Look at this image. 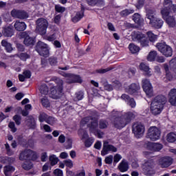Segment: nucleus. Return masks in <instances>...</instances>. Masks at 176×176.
Returning <instances> with one entry per match:
<instances>
[{
	"mask_svg": "<svg viewBox=\"0 0 176 176\" xmlns=\"http://www.w3.org/2000/svg\"><path fill=\"white\" fill-rule=\"evenodd\" d=\"M169 102L176 107V89H172L168 93Z\"/></svg>",
	"mask_w": 176,
	"mask_h": 176,
	"instance_id": "b1692460",
	"label": "nucleus"
},
{
	"mask_svg": "<svg viewBox=\"0 0 176 176\" xmlns=\"http://www.w3.org/2000/svg\"><path fill=\"white\" fill-rule=\"evenodd\" d=\"M41 104L43 107H45V108H49V107H50V102H49V100L46 98L41 99Z\"/></svg>",
	"mask_w": 176,
	"mask_h": 176,
	"instance_id": "4d7b16f0",
	"label": "nucleus"
},
{
	"mask_svg": "<svg viewBox=\"0 0 176 176\" xmlns=\"http://www.w3.org/2000/svg\"><path fill=\"white\" fill-rule=\"evenodd\" d=\"M93 142H94V139L87 138L85 142V146L86 148H90V146L93 145Z\"/></svg>",
	"mask_w": 176,
	"mask_h": 176,
	"instance_id": "13d9d810",
	"label": "nucleus"
},
{
	"mask_svg": "<svg viewBox=\"0 0 176 176\" xmlns=\"http://www.w3.org/2000/svg\"><path fill=\"white\" fill-rule=\"evenodd\" d=\"M147 35L150 42H155V41L157 39V35L152 33V32H148Z\"/></svg>",
	"mask_w": 176,
	"mask_h": 176,
	"instance_id": "a19ab883",
	"label": "nucleus"
},
{
	"mask_svg": "<svg viewBox=\"0 0 176 176\" xmlns=\"http://www.w3.org/2000/svg\"><path fill=\"white\" fill-rule=\"evenodd\" d=\"M50 162L52 166H56L58 163V158L56 155H52L50 156Z\"/></svg>",
	"mask_w": 176,
	"mask_h": 176,
	"instance_id": "79ce46f5",
	"label": "nucleus"
},
{
	"mask_svg": "<svg viewBox=\"0 0 176 176\" xmlns=\"http://www.w3.org/2000/svg\"><path fill=\"white\" fill-rule=\"evenodd\" d=\"M40 92L41 94H43L44 96H46L49 93V88L47 87V85H42L40 87Z\"/></svg>",
	"mask_w": 176,
	"mask_h": 176,
	"instance_id": "58836bf2",
	"label": "nucleus"
},
{
	"mask_svg": "<svg viewBox=\"0 0 176 176\" xmlns=\"http://www.w3.org/2000/svg\"><path fill=\"white\" fill-rule=\"evenodd\" d=\"M135 38L139 41L141 42L143 39H145V34L140 33V32H137L135 34Z\"/></svg>",
	"mask_w": 176,
	"mask_h": 176,
	"instance_id": "8fccbe9b",
	"label": "nucleus"
},
{
	"mask_svg": "<svg viewBox=\"0 0 176 176\" xmlns=\"http://www.w3.org/2000/svg\"><path fill=\"white\" fill-rule=\"evenodd\" d=\"M163 6L164 8L161 9L162 19L165 20L169 27L174 28L176 25L175 18L171 16V14H173V13H175L176 5L173 4V1L171 0H164Z\"/></svg>",
	"mask_w": 176,
	"mask_h": 176,
	"instance_id": "f257e3e1",
	"label": "nucleus"
},
{
	"mask_svg": "<svg viewBox=\"0 0 176 176\" xmlns=\"http://www.w3.org/2000/svg\"><path fill=\"white\" fill-rule=\"evenodd\" d=\"M86 9V7L81 4V10L80 12H78L76 13V16L72 19V21L74 23H78L80 19H83V16H85V10Z\"/></svg>",
	"mask_w": 176,
	"mask_h": 176,
	"instance_id": "412c9836",
	"label": "nucleus"
},
{
	"mask_svg": "<svg viewBox=\"0 0 176 176\" xmlns=\"http://www.w3.org/2000/svg\"><path fill=\"white\" fill-rule=\"evenodd\" d=\"M133 21L138 24V25H142L144 23V19L141 18V15L138 13H135L133 16Z\"/></svg>",
	"mask_w": 176,
	"mask_h": 176,
	"instance_id": "c85d7f7f",
	"label": "nucleus"
},
{
	"mask_svg": "<svg viewBox=\"0 0 176 176\" xmlns=\"http://www.w3.org/2000/svg\"><path fill=\"white\" fill-rule=\"evenodd\" d=\"M124 90L128 94H135L140 90V84L132 83L129 86H125Z\"/></svg>",
	"mask_w": 176,
	"mask_h": 176,
	"instance_id": "f3484780",
	"label": "nucleus"
},
{
	"mask_svg": "<svg viewBox=\"0 0 176 176\" xmlns=\"http://www.w3.org/2000/svg\"><path fill=\"white\" fill-rule=\"evenodd\" d=\"M36 157H38L36 152L33 151L32 150L30 149L24 150L20 153L19 155L20 160H27V159L35 160Z\"/></svg>",
	"mask_w": 176,
	"mask_h": 176,
	"instance_id": "6e6552de",
	"label": "nucleus"
},
{
	"mask_svg": "<svg viewBox=\"0 0 176 176\" xmlns=\"http://www.w3.org/2000/svg\"><path fill=\"white\" fill-rule=\"evenodd\" d=\"M156 47L165 57H171L173 56V48L166 43H158Z\"/></svg>",
	"mask_w": 176,
	"mask_h": 176,
	"instance_id": "0eeeda50",
	"label": "nucleus"
},
{
	"mask_svg": "<svg viewBox=\"0 0 176 176\" xmlns=\"http://www.w3.org/2000/svg\"><path fill=\"white\" fill-rule=\"evenodd\" d=\"M104 0H87L89 6H96V5H102Z\"/></svg>",
	"mask_w": 176,
	"mask_h": 176,
	"instance_id": "e433bc0d",
	"label": "nucleus"
},
{
	"mask_svg": "<svg viewBox=\"0 0 176 176\" xmlns=\"http://www.w3.org/2000/svg\"><path fill=\"white\" fill-rule=\"evenodd\" d=\"M22 167L26 170H31V168H32V163L30 161L25 162L22 165Z\"/></svg>",
	"mask_w": 176,
	"mask_h": 176,
	"instance_id": "49530a36",
	"label": "nucleus"
},
{
	"mask_svg": "<svg viewBox=\"0 0 176 176\" xmlns=\"http://www.w3.org/2000/svg\"><path fill=\"white\" fill-rule=\"evenodd\" d=\"M14 34V31L13 30L12 27L7 26L3 28V35H4V36H7V37L13 36Z\"/></svg>",
	"mask_w": 176,
	"mask_h": 176,
	"instance_id": "393cba45",
	"label": "nucleus"
},
{
	"mask_svg": "<svg viewBox=\"0 0 176 176\" xmlns=\"http://www.w3.org/2000/svg\"><path fill=\"white\" fill-rule=\"evenodd\" d=\"M160 134H162V132L159 128L151 126L148 129L147 136L151 141H157L160 138Z\"/></svg>",
	"mask_w": 176,
	"mask_h": 176,
	"instance_id": "1a4fd4ad",
	"label": "nucleus"
},
{
	"mask_svg": "<svg viewBox=\"0 0 176 176\" xmlns=\"http://www.w3.org/2000/svg\"><path fill=\"white\" fill-rule=\"evenodd\" d=\"M118 170L121 173H126L129 170V163L126 160H122L118 165Z\"/></svg>",
	"mask_w": 176,
	"mask_h": 176,
	"instance_id": "bb28decb",
	"label": "nucleus"
},
{
	"mask_svg": "<svg viewBox=\"0 0 176 176\" xmlns=\"http://www.w3.org/2000/svg\"><path fill=\"white\" fill-rule=\"evenodd\" d=\"M21 20H24V19H28V13L24 10H19V18Z\"/></svg>",
	"mask_w": 176,
	"mask_h": 176,
	"instance_id": "a18cd8bd",
	"label": "nucleus"
},
{
	"mask_svg": "<svg viewBox=\"0 0 176 176\" xmlns=\"http://www.w3.org/2000/svg\"><path fill=\"white\" fill-rule=\"evenodd\" d=\"M164 108L162 104H158L157 103H155V102H152L151 104V112L155 116L160 115Z\"/></svg>",
	"mask_w": 176,
	"mask_h": 176,
	"instance_id": "a211bd4d",
	"label": "nucleus"
},
{
	"mask_svg": "<svg viewBox=\"0 0 176 176\" xmlns=\"http://www.w3.org/2000/svg\"><path fill=\"white\" fill-rule=\"evenodd\" d=\"M123 118L122 117H116L114 119L113 124L116 127V129H123L124 126H120V124L123 123Z\"/></svg>",
	"mask_w": 176,
	"mask_h": 176,
	"instance_id": "c756f323",
	"label": "nucleus"
},
{
	"mask_svg": "<svg viewBox=\"0 0 176 176\" xmlns=\"http://www.w3.org/2000/svg\"><path fill=\"white\" fill-rule=\"evenodd\" d=\"M129 50L133 54H135V53H138L140 52V47L134 45V44H129Z\"/></svg>",
	"mask_w": 176,
	"mask_h": 176,
	"instance_id": "4c0bfd02",
	"label": "nucleus"
},
{
	"mask_svg": "<svg viewBox=\"0 0 176 176\" xmlns=\"http://www.w3.org/2000/svg\"><path fill=\"white\" fill-rule=\"evenodd\" d=\"M101 83H102L105 90H107L108 91H111V90H113L112 85L108 84V82H107V80H102Z\"/></svg>",
	"mask_w": 176,
	"mask_h": 176,
	"instance_id": "c03bdc74",
	"label": "nucleus"
},
{
	"mask_svg": "<svg viewBox=\"0 0 176 176\" xmlns=\"http://www.w3.org/2000/svg\"><path fill=\"white\" fill-rule=\"evenodd\" d=\"M36 31L40 35H45L49 27V22L45 18L38 19L36 21Z\"/></svg>",
	"mask_w": 176,
	"mask_h": 176,
	"instance_id": "423d86ee",
	"label": "nucleus"
},
{
	"mask_svg": "<svg viewBox=\"0 0 176 176\" xmlns=\"http://www.w3.org/2000/svg\"><path fill=\"white\" fill-rule=\"evenodd\" d=\"M153 102L157 104L158 105H162L164 108V104L167 102V98L162 95L157 96Z\"/></svg>",
	"mask_w": 176,
	"mask_h": 176,
	"instance_id": "4be33fe9",
	"label": "nucleus"
},
{
	"mask_svg": "<svg viewBox=\"0 0 176 176\" xmlns=\"http://www.w3.org/2000/svg\"><path fill=\"white\" fill-rule=\"evenodd\" d=\"M169 65L170 68H173V69H176V58H174L170 60Z\"/></svg>",
	"mask_w": 176,
	"mask_h": 176,
	"instance_id": "774afa93",
	"label": "nucleus"
},
{
	"mask_svg": "<svg viewBox=\"0 0 176 176\" xmlns=\"http://www.w3.org/2000/svg\"><path fill=\"white\" fill-rule=\"evenodd\" d=\"M146 19L149 20L148 24L154 28H160L163 27L164 22L160 18L155 17L156 11L155 10H147L146 12Z\"/></svg>",
	"mask_w": 176,
	"mask_h": 176,
	"instance_id": "7ed1b4c3",
	"label": "nucleus"
},
{
	"mask_svg": "<svg viewBox=\"0 0 176 176\" xmlns=\"http://www.w3.org/2000/svg\"><path fill=\"white\" fill-rule=\"evenodd\" d=\"M48 61L50 65H57V58L55 57L49 58Z\"/></svg>",
	"mask_w": 176,
	"mask_h": 176,
	"instance_id": "338daca9",
	"label": "nucleus"
},
{
	"mask_svg": "<svg viewBox=\"0 0 176 176\" xmlns=\"http://www.w3.org/2000/svg\"><path fill=\"white\" fill-rule=\"evenodd\" d=\"M56 82L58 85L57 86L51 88L50 97L54 100H58V98H61V96H63V80L56 78Z\"/></svg>",
	"mask_w": 176,
	"mask_h": 176,
	"instance_id": "39448f33",
	"label": "nucleus"
},
{
	"mask_svg": "<svg viewBox=\"0 0 176 176\" xmlns=\"http://www.w3.org/2000/svg\"><path fill=\"white\" fill-rule=\"evenodd\" d=\"M14 28L16 31H25L27 30V25L23 21L16 20L14 24Z\"/></svg>",
	"mask_w": 176,
	"mask_h": 176,
	"instance_id": "5701e85b",
	"label": "nucleus"
},
{
	"mask_svg": "<svg viewBox=\"0 0 176 176\" xmlns=\"http://www.w3.org/2000/svg\"><path fill=\"white\" fill-rule=\"evenodd\" d=\"M83 99V92L79 91L76 93V97L74 98V101H80Z\"/></svg>",
	"mask_w": 176,
	"mask_h": 176,
	"instance_id": "bf43d9fd",
	"label": "nucleus"
},
{
	"mask_svg": "<svg viewBox=\"0 0 176 176\" xmlns=\"http://www.w3.org/2000/svg\"><path fill=\"white\" fill-rule=\"evenodd\" d=\"M65 76L70 80H67V83H82V78L78 75L67 74Z\"/></svg>",
	"mask_w": 176,
	"mask_h": 176,
	"instance_id": "6ab92c4d",
	"label": "nucleus"
},
{
	"mask_svg": "<svg viewBox=\"0 0 176 176\" xmlns=\"http://www.w3.org/2000/svg\"><path fill=\"white\" fill-rule=\"evenodd\" d=\"M13 120H14L16 124L19 126V124H21V117L19 115H15L13 117Z\"/></svg>",
	"mask_w": 176,
	"mask_h": 176,
	"instance_id": "0e129e2a",
	"label": "nucleus"
},
{
	"mask_svg": "<svg viewBox=\"0 0 176 176\" xmlns=\"http://www.w3.org/2000/svg\"><path fill=\"white\" fill-rule=\"evenodd\" d=\"M113 68L112 67H107L106 69H96V74H106V72H109V71H111Z\"/></svg>",
	"mask_w": 176,
	"mask_h": 176,
	"instance_id": "603ef678",
	"label": "nucleus"
},
{
	"mask_svg": "<svg viewBox=\"0 0 176 176\" xmlns=\"http://www.w3.org/2000/svg\"><path fill=\"white\" fill-rule=\"evenodd\" d=\"M1 45L3 46V47H5L6 50L8 53H10V52H12V50H13V47H12V44L7 42L6 40H3L1 41Z\"/></svg>",
	"mask_w": 176,
	"mask_h": 176,
	"instance_id": "2f4dec72",
	"label": "nucleus"
},
{
	"mask_svg": "<svg viewBox=\"0 0 176 176\" xmlns=\"http://www.w3.org/2000/svg\"><path fill=\"white\" fill-rule=\"evenodd\" d=\"M162 148H163V145H162V144L154 143L153 152H159V151H161Z\"/></svg>",
	"mask_w": 176,
	"mask_h": 176,
	"instance_id": "09e8293b",
	"label": "nucleus"
},
{
	"mask_svg": "<svg viewBox=\"0 0 176 176\" xmlns=\"http://www.w3.org/2000/svg\"><path fill=\"white\" fill-rule=\"evenodd\" d=\"M109 152H118V148L113 146L112 144H109V142L105 141L103 143V148L101 151L102 156H105V155H108Z\"/></svg>",
	"mask_w": 176,
	"mask_h": 176,
	"instance_id": "2eb2a0df",
	"label": "nucleus"
},
{
	"mask_svg": "<svg viewBox=\"0 0 176 176\" xmlns=\"http://www.w3.org/2000/svg\"><path fill=\"white\" fill-rule=\"evenodd\" d=\"M64 164L67 167H69V168H72L74 167V162H72V160H66L64 161Z\"/></svg>",
	"mask_w": 176,
	"mask_h": 176,
	"instance_id": "69168bd1",
	"label": "nucleus"
},
{
	"mask_svg": "<svg viewBox=\"0 0 176 176\" xmlns=\"http://www.w3.org/2000/svg\"><path fill=\"white\" fill-rule=\"evenodd\" d=\"M164 69L166 72V78L168 79V80H173V75L170 73V70L168 69V65L164 64Z\"/></svg>",
	"mask_w": 176,
	"mask_h": 176,
	"instance_id": "f704fd0d",
	"label": "nucleus"
},
{
	"mask_svg": "<svg viewBox=\"0 0 176 176\" xmlns=\"http://www.w3.org/2000/svg\"><path fill=\"white\" fill-rule=\"evenodd\" d=\"M14 167L8 165L4 167V174L6 176H10L11 173H14Z\"/></svg>",
	"mask_w": 176,
	"mask_h": 176,
	"instance_id": "473e14b6",
	"label": "nucleus"
},
{
	"mask_svg": "<svg viewBox=\"0 0 176 176\" xmlns=\"http://www.w3.org/2000/svg\"><path fill=\"white\" fill-rule=\"evenodd\" d=\"M55 10L58 12V13H64V12H65V8L63 7L60 5H56L55 6Z\"/></svg>",
	"mask_w": 176,
	"mask_h": 176,
	"instance_id": "052dcab7",
	"label": "nucleus"
},
{
	"mask_svg": "<svg viewBox=\"0 0 176 176\" xmlns=\"http://www.w3.org/2000/svg\"><path fill=\"white\" fill-rule=\"evenodd\" d=\"M155 143L147 142L144 144V146L148 149V151H151L153 152V145Z\"/></svg>",
	"mask_w": 176,
	"mask_h": 176,
	"instance_id": "680f3d73",
	"label": "nucleus"
},
{
	"mask_svg": "<svg viewBox=\"0 0 176 176\" xmlns=\"http://www.w3.org/2000/svg\"><path fill=\"white\" fill-rule=\"evenodd\" d=\"M78 137L81 138V140H86V138H89V134H87V131L83 129H80L78 131Z\"/></svg>",
	"mask_w": 176,
	"mask_h": 176,
	"instance_id": "7c9ffc66",
	"label": "nucleus"
},
{
	"mask_svg": "<svg viewBox=\"0 0 176 176\" xmlns=\"http://www.w3.org/2000/svg\"><path fill=\"white\" fill-rule=\"evenodd\" d=\"M140 69L141 71H144V75L146 76H151L152 73L151 72V69L149 68V66L146 65L145 63H142L140 65Z\"/></svg>",
	"mask_w": 176,
	"mask_h": 176,
	"instance_id": "a878e982",
	"label": "nucleus"
},
{
	"mask_svg": "<svg viewBox=\"0 0 176 176\" xmlns=\"http://www.w3.org/2000/svg\"><path fill=\"white\" fill-rule=\"evenodd\" d=\"M104 162L106 164H112V162H113V155H109L106 157Z\"/></svg>",
	"mask_w": 176,
	"mask_h": 176,
	"instance_id": "e2e57ef3",
	"label": "nucleus"
},
{
	"mask_svg": "<svg viewBox=\"0 0 176 176\" xmlns=\"http://www.w3.org/2000/svg\"><path fill=\"white\" fill-rule=\"evenodd\" d=\"M87 123H91L89 127L91 133H94L98 138H102L104 133L97 131V128L98 127V121L97 118L91 116L85 117L80 122L81 126H85Z\"/></svg>",
	"mask_w": 176,
	"mask_h": 176,
	"instance_id": "f03ea898",
	"label": "nucleus"
},
{
	"mask_svg": "<svg viewBox=\"0 0 176 176\" xmlns=\"http://www.w3.org/2000/svg\"><path fill=\"white\" fill-rule=\"evenodd\" d=\"M132 13H134V10L133 9H126L122 10L120 12V15L122 16L123 17H126V16H129V14H132Z\"/></svg>",
	"mask_w": 176,
	"mask_h": 176,
	"instance_id": "37998d69",
	"label": "nucleus"
},
{
	"mask_svg": "<svg viewBox=\"0 0 176 176\" xmlns=\"http://www.w3.org/2000/svg\"><path fill=\"white\" fill-rule=\"evenodd\" d=\"M156 57H157V52L156 51H151L147 56V60L148 61H155Z\"/></svg>",
	"mask_w": 176,
	"mask_h": 176,
	"instance_id": "72a5a7b5",
	"label": "nucleus"
},
{
	"mask_svg": "<svg viewBox=\"0 0 176 176\" xmlns=\"http://www.w3.org/2000/svg\"><path fill=\"white\" fill-rule=\"evenodd\" d=\"M49 117V116H47L46 113H40V116L38 117V120L39 122H46V120H47V118Z\"/></svg>",
	"mask_w": 176,
	"mask_h": 176,
	"instance_id": "6e6d98bb",
	"label": "nucleus"
},
{
	"mask_svg": "<svg viewBox=\"0 0 176 176\" xmlns=\"http://www.w3.org/2000/svg\"><path fill=\"white\" fill-rule=\"evenodd\" d=\"M142 87L148 97H152L153 96V88H152V85L149 82V80H142Z\"/></svg>",
	"mask_w": 176,
	"mask_h": 176,
	"instance_id": "ddd939ff",
	"label": "nucleus"
},
{
	"mask_svg": "<svg viewBox=\"0 0 176 176\" xmlns=\"http://www.w3.org/2000/svg\"><path fill=\"white\" fill-rule=\"evenodd\" d=\"M56 122H57V120H56L54 117L48 116V118L46 120V123L50 124L51 126H53V124H54Z\"/></svg>",
	"mask_w": 176,
	"mask_h": 176,
	"instance_id": "864d4df0",
	"label": "nucleus"
},
{
	"mask_svg": "<svg viewBox=\"0 0 176 176\" xmlns=\"http://www.w3.org/2000/svg\"><path fill=\"white\" fill-rule=\"evenodd\" d=\"M19 13L20 10L14 9L11 11L10 14L12 17H14V19H19Z\"/></svg>",
	"mask_w": 176,
	"mask_h": 176,
	"instance_id": "5fc2aeb1",
	"label": "nucleus"
},
{
	"mask_svg": "<svg viewBox=\"0 0 176 176\" xmlns=\"http://www.w3.org/2000/svg\"><path fill=\"white\" fill-rule=\"evenodd\" d=\"M21 38L24 39L23 43L25 46H34L35 44V38L30 36V33L28 32H21Z\"/></svg>",
	"mask_w": 176,
	"mask_h": 176,
	"instance_id": "4468645a",
	"label": "nucleus"
},
{
	"mask_svg": "<svg viewBox=\"0 0 176 176\" xmlns=\"http://www.w3.org/2000/svg\"><path fill=\"white\" fill-rule=\"evenodd\" d=\"M166 140L168 142H175L176 141V133L174 132H170L168 133L166 136Z\"/></svg>",
	"mask_w": 176,
	"mask_h": 176,
	"instance_id": "c9c22d12",
	"label": "nucleus"
},
{
	"mask_svg": "<svg viewBox=\"0 0 176 176\" xmlns=\"http://www.w3.org/2000/svg\"><path fill=\"white\" fill-rule=\"evenodd\" d=\"M121 118H122L123 122L120 124V126L125 127L133 120V119H135V113L129 111L121 116Z\"/></svg>",
	"mask_w": 176,
	"mask_h": 176,
	"instance_id": "9b49d317",
	"label": "nucleus"
},
{
	"mask_svg": "<svg viewBox=\"0 0 176 176\" xmlns=\"http://www.w3.org/2000/svg\"><path fill=\"white\" fill-rule=\"evenodd\" d=\"M5 147L7 155H8V156H13V155H14V152L10 149V146H9V144L6 143L5 144Z\"/></svg>",
	"mask_w": 176,
	"mask_h": 176,
	"instance_id": "3c124183",
	"label": "nucleus"
},
{
	"mask_svg": "<svg viewBox=\"0 0 176 176\" xmlns=\"http://www.w3.org/2000/svg\"><path fill=\"white\" fill-rule=\"evenodd\" d=\"M121 100H123L125 101V102H127L131 108H135V100H134V98H130L129 95L123 94L121 96Z\"/></svg>",
	"mask_w": 176,
	"mask_h": 176,
	"instance_id": "aec40b11",
	"label": "nucleus"
},
{
	"mask_svg": "<svg viewBox=\"0 0 176 176\" xmlns=\"http://www.w3.org/2000/svg\"><path fill=\"white\" fill-rule=\"evenodd\" d=\"M108 125H109L108 121L105 120H100L99 121L100 129H107V127H108Z\"/></svg>",
	"mask_w": 176,
	"mask_h": 176,
	"instance_id": "de8ad7c7",
	"label": "nucleus"
},
{
	"mask_svg": "<svg viewBox=\"0 0 176 176\" xmlns=\"http://www.w3.org/2000/svg\"><path fill=\"white\" fill-rule=\"evenodd\" d=\"M30 78H31V72L29 70H25L23 72V74L19 75L20 82H24L25 79H30Z\"/></svg>",
	"mask_w": 176,
	"mask_h": 176,
	"instance_id": "cd10ccee",
	"label": "nucleus"
},
{
	"mask_svg": "<svg viewBox=\"0 0 176 176\" xmlns=\"http://www.w3.org/2000/svg\"><path fill=\"white\" fill-rule=\"evenodd\" d=\"M156 166V162L153 159H149L144 160L142 164V171L146 176H153L156 174V170L155 167Z\"/></svg>",
	"mask_w": 176,
	"mask_h": 176,
	"instance_id": "20e7f679",
	"label": "nucleus"
},
{
	"mask_svg": "<svg viewBox=\"0 0 176 176\" xmlns=\"http://www.w3.org/2000/svg\"><path fill=\"white\" fill-rule=\"evenodd\" d=\"M17 56L22 60V61H27L30 58V56L28 53H21L17 55Z\"/></svg>",
	"mask_w": 176,
	"mask_h": 176,
	"instance_id": "ea45409f",
	"label": "nucleus"
},
{
	"mask_svg": "<svg viewBox=\"0 0 176 176\" xmlns=\"http://www.w3.org/2000/svg\"><path fill=\"white\" fill-rule=\"evenodd\" d=\"M133 131L137 138H140L145 133V126L141 123H135L133 126Z\"/></svg>",
	"mask_w": 176,
	"mask_h": 176,
	"instance_id": "f8f14e48",
	"label": "nucleus"
},
{
	"mask_svg": "<svg viewBox=\"0 0 176 176\" xmlns=\"http://www.w3.org/2000/svg\"><path fill=\"white\" fill-rule=\"evenodd\" d=\"M36 52L40 56H43V57L49 56V47L47 46V44L38 41L36 45Z\"/></svg>",
	"mask_w": 176,
	"mask_h": 176,
	"instance_id": "9d476101",
	"label": "nucleus"
},
{
	"mask_svg": "<svg viewBox=\"0 0 176 176\" xmlns=\"http://www.w3.org/2000/svg\"><path fill=\"white\" fill-rule=\"evenodd\" d=\"M173 160L171 157H163L159 160V165L162 168H167L173 164Z\"/></svg>",
	"mask_w": 176,
	"mask_h": 176,
	"instance_id": "dca6fc26",
	"label": "nucleus"
}]
</instances>
